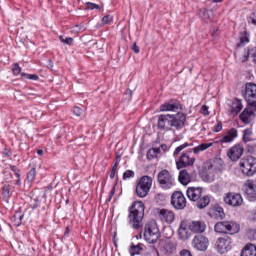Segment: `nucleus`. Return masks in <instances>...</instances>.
Masks as SVG:
<instances>
[{
    "label": "nucleus",
    "mask_w": 256,
    "mask_h": 256,
    "mask_svg": "<svg viewBox=\"0 0 256 256\" xmlns=\"http://www.w3.org/2000/svg\"><path fill=\"white\" fill-rule=\"evenodd\" d=\"M215 142L202 143L192 150H188L182 153L178 160H176L177 169H185V167H193L195 164V157L192 156V151L195 155H199L202 151H207L210 147H213Z\"/></svg>",
    "instance_id": "1"
},
{
    "label": "nucleus",
    "mask_w": 256,
    "mask_h": 256,
    "mask_svg": "<svg viewBox=\"0 0 256 256\" xmlns=\"http://www.w3.org/2000/svg\"><path fill=\"white\" fill-rule=\"evenodd\" d=\"M206 229L207 225L201 220H183L178 229V237L181 241H187L191 237V233H205Z\"/></svg>",
    "instance_id": "2"
},
{
    "label": "nucleus",
    "mask_w": 256,
    "mask_h": 256,
    "mask_svg": "<svg viewBox=\"0 0 256 256\" xmlns=\"http://www.w3.org/2000/svg\"><path fill=\"white\" fill-rule=\"evenodd\" d=\"M143 217H145V204L142 201L134 202L129 209L128 221L133 229L143 227Z\"/></svg>",
    "instance_id": "3"
},
{
    "label": "nucleus",
    "mask_w": 256,
    "mask_h": 256,
    "mask_svg": "<svg viewBox=\"0 0 256 256\" xmlns=\"http://www.w3.org/2000/svg\"><path fill=\"white\" fill-rule=\"evenodd\" d=\"M186 195L189 200L196 203L198 209H205V207L211 203V198L207 195H203V188L201 187H189L186 191Z\"/></svg>",
    "instance_id": "4"
},
{
    "label": "nucleus",
    "mask_w": 256,
    "mask_h": 256,
    "mask_svg": "<svg viewBox=\"0 0 256 256\" xmlns=\"http://www.w3.org/2000/svg\"><path fill=\"white\" fill-rule=\"evenodd\" d=\"M216 233H224L228 235H237L241 231V226L235 221L218 222L214 226Z\"/></svg>",
    "instance_id": "5"
},
{
    "label": "nucleus",
    "mask_w": 256,
    "mask_h": 256,
    "mask_svg": "<svg viewBox=\"0 0 256 256\" xmlns=\"http://www.w3.org/2000/svg\"><path fill=\"white\" fill-rule=\"evenodd\" d=\"M161 233L159 232V226H157V222L152 220L148 222L144 227V239L147 243L155 244L159 241V237Z\"/></svg>",
    "instance_id": "6"
},
{
    "label": "nucleus",
    "mask_w": 256,
    "mask_h": 256,
    "mask_svg": "<svg viewBox=\"0 0 256 256\" xmlns=\"http://www.w3.org/2000/svg\"><path fill=\"white\" fill-rule=\"evenodd\" d=\"M157 181L161 189L169 190L175 187V177H173V174L167 169H164L158 173Z\"/></svg>",
    "instance_id": "7"
},
{
    "label": "nucleus",
    "mask_w": 256,
    "mask_h": 256,
    "mask_svg": "<svg viewBox=\"0 0 256 256\" xmlns=\"http://www.w3.org/2000/svg\"><path fill=\"white\" fill-rule=\"evenodd\" d=\"M153 186V178L151 176H142L136 184V195L140 198L147 197Z\"/></svg>",
    "instance_id": "8"
},
{
    "label": "nucleus",
    "mask_w": 256,
    "mask_h": 256,
    "mask_svg": "<svg viewBox=\"0 0 256 256\" xmlns=\"http://www.w3.org/2000/svg\"><path fill=\"white\" fill-rule=\"evenodd\" d=\"M239 167L244 175L253 177V175L256 173V158L250 156L248 158L242 159L239 162Z\"/></svg>",
    "instance_id": "9"
},
{
    "label": "nucleus",
    "mask_w": 256,
    "mask_h": 256,
    "mask_svg": "<svg viewBox=\"0 0 256 256\" xmlns=\"http://www.w3.org/2000/svg\"><path fill=\"white\" fill-rule=\"evenodd\" d=\"M215 247L217 253L226 255V253H229L233 249V240L229 236L220 237L217 239Z\"/></svg>",
    "instance_id": "10"
},
{
    "label": "nucleus",
    "mask_w": 256,
    "mask_h": 256,
    "mask_svg": "<svg viewBox=\"0 0 256 256\" xmlns=\"http://www.w3.org/2000/svg\"><path fill=\"white\" fill-rule=\"evenodd\" d=\"M187 121V114L178 112L177 114H170V125L176 131H181L185 127Z\"/></svg>",
    "instance_id": "11"
},
{
    "label": "nucleus",
    "mask_w": 256,
    "mask_h": 256,
    "mask_svg": "<svg viewBox=\"0 0 256 256\" xmlns=\"http://www.w3.org/2000/svg\"><path fill=\"white\" fill-rule=\"evenodd\" d=\"M224 203L230 207H241L243 205V196L239 193L229 192L224 196Z\"/></svg>",
    "instance_id": "12"
},
{
    "label": "nucleus",
    "mask_w": 256,
    "mask_h": 256,
    "mask_svg": "<svg viewBox=\"0 0 256 256\" xmlns=\"http://www.w3.org/2000/svg\"><path fill=\"white\" fill-rule=\"evenodd\" d=\"M192 247L196 249V251H207L209 248V238L203 235H196L192 240Z\"/></svg>",
    "instance_id": "13"
},
{
    "label": "nucleus",
    "mask_w": 256,
    "mask_h": 256,
    "mask_svg": "<svg viewBox=\"0 0 256 256\" xmlns=\"http://www.w3.org/2000/svg\"><path fill=\"white\" fill-rule=\"evenodd\" d=\"M171 205L174 209H185L187 206V199L182 192H174L171 196Z\"/></svg>",
    "instance_id": "14"
},
{
    "label": "nucleus",
    "mask_w": 256,
    "mask_h": 256,
    "mask_svg": "<svg viewBox=\"0 0 256 256\" xmlns=\"http://www.w3.org/2000/svg\"><path fill=\"white\" fill-rule=\"evenodd\" d=\"M157 128L160 131H171V114H161L158 116Z\"/></svg>",
    "instance_id": "15"
},
{
    "label": "nucleus",
    "mask_w": 256,
    "mask_h": 256,
    "mask_svg": "<svg viewBox=\"0 0 256 256\" xmlns=\"http://www.w3.org/2000/svg\"><path fill=\"white\" fill-rule=\"evenodd\" d=\"M158 219L162 221V223L171 224L175 221V212L169 209H158L157 210Z\"/></svg>",
    "instance_id": "16"
},
{
    "label": "nucleus",
    "mask_w": 256,
    "mask_h": 256,
    "mask_svg": "<svg viewBox=\"0 0 256 256\" xmlns=\"http://www.w3.org/2000/svg\"><path fill=\"white\" fill-rule=\"evenodd\" d=\"M243 151H245L243 146L241 144H236L227 151V155L232 161H239L243 155Z\"/></svg>",
    "instance_id": "17"
},
{
    "label": "nucleus",
    "mask_w": 256,
    "mask_h": 256,
    "mask_svg": "<svg viewBox=\"0 0 256 256\" xmlns=\"http://www.w3.org/2000/svg\"><path fill=\"white\" fill-rule=\"evenodd\" d=\"M182 109L183 107L181 106V103L177 100H169L160 106L161 112H167V111L176 112Z\"/></svg>",
    "instance_id": "18"
},
{
    "label": "nucleus",
    "mask_w": 256,
    "mask_h": 256,
    "mask_svg": "<svg viewBox=\"0 0 256 256\" xmlns=\"http://www.w3.org/2000/svg\"><path fill=\"white\" fill-rule=\"evenodd\" d=\"M245 193L249 201H256V184L253 180L245 182Z\"/></svg>",
    "instance_id": "19"
},
{
    "label": "nucleus",
    "mask_w": 256,
    "mask_h": 256,
    "mask_svg": "<svg viewBox=\"0 0 256 256\" xmlns=\"http://www.w3.org/2000/svg\"><path fill=\"white\" fill-rule=\"evenodd\" d=\"M244 99L251 103L253 99H256V84L255 83H247L245 86Z\"/></svg>",
    "instance_id": "20"
},
{
    "label": "nucleus",
    "mask_w": 256,
    "mask_h": 256,
    "mask_svg": "<svg viewBox=\"0 0 256 256\" xmlns=\"http://www.w3.org/2000/svg\"><path fill=\"white\" fill-rule=\"evenodd\" d=\"M238 135L239 134L237 129L231 128L222 136V138L219 140V143H233V141L237 139Z\"/></svg>",
    "instance_id": "21"
},
{
    "label": "nucleus",
    "mask_w": 256,
    "mask_h": 256,
    "mask_svg": "<svg viewBox=\"0 0 256 256\" xmlns=\"http://www.w3.org/2000/svg\"><path fill=\"white\" fill-rule=\"evenodd\" d=\"M243 109V103L239 99L232 100L230 104V113L231 115H239L241 113V110Z\"/></svg>",
    "instance_id": "22"
},
{
    "label": "nucleus",
    "mask_w": 256,
    "mask_h": 256,
    "mask_svg": "<svg viewBox=\"0 0 256 256\" xmlns=\"http://www.w3.org/2000/svg\"><path fill=\"white\" fill-rule=\"evenodd\" d=\"M254 112L253 108L251 107H246L243 112L240 114V119L243 123H251V117H253Z\"/></svg>",
    "instance_id": "23"
},
{
    "label": "nucleus",
    "mask_w": 256,
    "mask_h": 256,
    "mask_svg": "<svg viewBox=\"0 0 256 256\" xmlns=\"http://www.w3.org/2000/svg\"><path fill=\"white\" fill-rule=\"evenodd\" d=\"M241 256H256V246L253 244H246L241 251Z\"/></svg>",
    "instance_id": "24"
},
{
    "label": "nucleus",
    "mask_w": 256,
    "mask_h": 256,
    "mask_svg": "<svg viewBox=\"0 0 256 256\" xmlns=\"http://www.w3.org/2000/svg\"><path fill=\"white\" fill-rule=\"evenodd\" d=\"M178 180L181 185H189V182L191 181V174H189L187 170H182L179 173Z\"/></svg>",
    "instance_id": "25"
},
{
    "label": "nucleus",
    "mask_w": 256,
    "mask_h": 256,
    "mask_svg": "<svg viewBox=\"0 0 256 256\" xmlns=\"http://www.w3.org/2000/svg\"><path fill=\"white\" fill-rule=\"evenodd\" d=\"M164 251L167 255H173V253H177V242H167L164 245Z\"/></svg>",
    "instance_id": "26"
},
{
    "label": "nucleus",
    "mask_w": 256,
    "mask_h": 256,
    "mask_svg": "<svg viewBox=\"0 0 256 256\" xmlns=\"http://www.w3.org/2000/svg\"><path fill=\"white\" fill-rule=\"evenodd\" d=\"M235 57L239 63H245V61L249 60V49H244L241 53H236Z\"/></svg>",
    "instance_id": "27"
},
{
    "label": "nucleus",
    "mask_w": 256,
    "mask_h": 256,
    "mask_svg": "<svg viewBox=\"0 0 256 256\" xmlns=\"http://www.w3.org/2000/svg\"><path fill=\"white\" fill-rule=\"evenodd\" d=\"M160 152L161 150H159V148H150L147 152V159H149V161H153Z\"/></svg>",
    "instance_id": "28"
},
{
    "label": "nucleus",
    "mask_w": 256,
    "mask_h": 256,
    "mask_svg": "<svg viewBox=\"0 0 256 256\" xmlns=\"http://www.w3.org/2000/svg\"><path fill=\"white\" fill-rule=\"evenodd\" d=\"M211 211L215 215V217H220V219H223V217H225V212L223 211V207L221 206H214Z\"/></svg>",
    "instance_id": "29"
},
{
    "label": "nucleus",
    "mask_w": 256,
    "mask_h": 256,
    "mask_svg": "<svg viewBox=\"0 0 256 256\" xmlns=\"http://www.w3.org/2000/svg\"><path fill=\"white\" fill-rule=\"evenodd\" d=\"M192 144H189L185 142L184 144H181L180 146L176 147V149L173 152V155L175 159H177V155L183 151V149H187V147H191Z\"/></svg>",
    "instance_id": "30"
},
{
    "label": "nucleus",
    "mask_w": 256,
    "mask_h": 256,
    "mask_svg": "<svg viewBox=\"0 0 256 256\" xmlns=\"http://www.w3.org/2000/svg\"><path fill=\"white\" fill-rule=\"evenodd\" d=\"M143 251V245L142 244H137L132 245L130 248V255L135 256V255H139V252Z\"/></svg>",
    "instance_id": "31"
},
{
    "label": "nucleus",
    "mask_w": 256,
    "mask_h": 256,
    "mask_svg": "<svg viewBox=\"0 0 256 256\" xmlns=\"http://www.w3.org/2000/svg\"><path fill=\"white\" fill-rule=\"evenodd\" d=\"M13 221H14L15 225H16L17 227H19V225H21V223H23V213H21V212H16V213L14 214Z\"/></svg>",
    "instance_id": "32"
},
{
    "label": "nucleus",
    "mask_w": 256,
    "mask_h": 256,
    "mask_svg": "<svg viewBox=\"0 0 256 256\" xmlns=\"http://www.w3.org/2000/svg\"><path fill=\"white\" fill-rule=\"evenodd\" d=\"M35 177H37V170L35 168H32L27 174L26 179L28 183H33V181H35Z\"/></svg>",
    "instance_id": "33"
},
{
    "label": "nucleus",
    "mask_w": 256,
    "mask_h": 256,
    "mask_svg": "<svg viewBox=\"0 0 256 256\" xmlns=\"http://www.w3.org/2000/svg\"><path fill=\"white\" fill-rule=\"evenodd\" d=\"M239 39L240 43H238V47H243V45H247V43H249V35H247V33H242Z\"/></svg>",
    "instance_id": "34"
},
{
    "label": "nucleus",
    "mask_w": 256,
    "mask_h": 256,
    "mask_svg": "<svg viewBox=\"0 0 256 256\" xmlns=\"http://www.w3.org/2000/svg\"><path fill=\"white\" fill-rule=\"evenodd\" d=\"M21 77L29 79L30 81H39V76L36 74L21 73Z\"/></svg>",
    "instance_id": "35"
},
{
    "label": "nucleus",
    "mask_w": 256,
    "mask_h": 256,
    "mask_svg": "<svg viewBox=\"0 0 256 256\" xmlns=\"http://www.w3.org/2000/svg\"><path fill=\"white\" fill-rule=\"evenodd\" d=\"M2 195L4 197H11V186L10 185H4L2 188Z\"/></svg>",
    "instance_id": "36"
},
{
    "label": "nucleus",
    "mask_w": 256,
    "mask_h": 256,
    "mask_svg": "<svg viewBox=\"0 0 256 256\" xmlns=\"http://www.w3.org/2000/svg\"><path fill=\"white\" fill-rule=\"evenodd\" d=\"M249 59H252L253 63H256V47L248 49Z\"/></svg>",
    "instance_id": "37"
},
{
    "label": "nucleus",
    "mask_w": 256,
    "mask_h": 256,
    "mask_svg": "<svg viewBox=\"0 0 256 256\" xmlns=\"http://www.w3.org/2000/svg\"><path fill=\"white\" fill-rule=\"evenodd\" d=\"M133 177H135V172L133 170H126L123 173V179L124 180L131 179Z\"/></svg>",
    "instance_id": "38"
},
{
    "label": "nucleus",
    "mask_w": 256,
    "mask_h": 256,
    "mask_svg": "<svg viewBox=\"0 0 256 256\" xmlns=\"http://www.w3.org/2000/svg\"><path fill=\"white\" fill-rule=\"evenodd\" d=\"M59 39L61 43H65V45H73V38L71 37L64 38L63 36H59Z\"/></svg>",
    "instance_id": "39"
},
{
    "label": "nucleus",
    "mask_w": 256,
    "mask_h": 256,
    "mask_svg": "<svg viewBox=\"0 0 256 256\" xmlns=\"http://www.w3.org/2000/svg\"><path fill=\"white\" fill-rule=\"evenodd\" d=\"M117 167H119V161H116L114 166L112 167L110 178L115 179V175L117 174Z\"/></svg>",
    "instance_id": "40"
},
{
    "label": "nucleus",
    "mask_w": 256,
    "mask_h": 256,
    "mask_svg": "<svg viewBox=\"0 0 256 256\" xmlns=\"http://www.w3.org/2000/svg\"><path fill=\"white\" fill-rule=\"evenodd\" d=\"M103 25H109V23H113V16L106 15L102 18Z\"/></svg>",
    "instance_id": "41"
},
{
    "label": "nucleus",
    "mask_w": 256,
    "mask_h": 256,
    "mask_svg": "<svg viewBox=\"0 0 256 256\" xmlns=\"http://www.w3.org/2000/svg\"><path fill=\"white\" fill-rule=\"evenodd\" d=\"M13 75H21V68L18 63L13 64L12 66Z\"/></svg>",
    "instance_id": "42"
},
{
    "label": "nucleus",
    "mask_w": 256,
    "mask_h": 256,
    "mask_svg": "<svg viewBox=\"0 0 256 256\" xmlns=\"http://www.w3.org/2000/svg\"><path fill=\"white\" fill-rule=\"evenodd\" d=\"M246 235H247L248 239L253 241L256 239V230L250 229L247 231Z\"/></svg>",
    "instance_id": "43"
},
{
    "label": "nucleus",
    "mask_w": 256,
    "mask_h": 256,
    "mask_svg": "<svg viewBox=\"0 0 256 256\" xmlns=\"http://www.w3.org/2000/svg\"><path fill=\"white\" fill-rule=\"evenodd\" d=\"M10 169L12 172H14V175L17 176V179L21 177V170L17 168L16 166L10 165Z\"/></svg>",
    "instance_id": "44"
},
{
    "label": "nucleus",
    "mask_w": 256,
    "mask_h": 256,
    "mask_svg": "<svg viewBox=\"0 0 256 256\" xmlns=\"http://www.w3.org/2000/svg\"><path fill=\"white\" fill-rule=\"evenodd\" d=\"M73 113L76 115V117H81V115H83V109L80 107H74Z\"/></svg>",
    "instance_id": "45"
},
{
    "label": "nucleus",
    "mask_w": 256,
    "mask_h": 256,
    "mask_svg": "<svg viewBox=\"0 0 256 256\" xmlns=\"http://www.w3.org/2000/svg\"><path fill=\"white\" fill-rule=\"evenodd\" d=\"M11 155H13V153L11 152V149L4 148V150L2 152V156L5 158H9V157H11Z\"/></svg>",
    "instance_id": "46"
},
{
    "label": "nucleus",
    "mask_w": 256,
    "mask_h": 256,
    "mask_svg": "<svg viewBox=\"0 0 256 256\" xmlns=\"http://www.w3.org/2000/svg\"><path fill=\"white\" fill-rule=\"evenodd\" d=\"M202 179H203V181H205L206 183H211V182L214 181L213 176H209V175H207V174H204V175L202 176Z\"/></svg>",
    "instance_id": "47"
},
{
    "label": "nucleus",
    "mask_w": 256,
    "mask_h": 256,
    "mask_svg": "<svg viewBox=\"0 0 256 256\" xmlns=\"http://www.w3.org/2000/svg\"><path fill=\"white\" fill-rule=\"evenodd\" d=\"M86 5H87V9H90L91 11H93V9H99V5L93 2H88Z\"/></svg>",
    "instance_id": "48"
},
{
    "label": "nucleus",
    "mask_w": 256,
    "mask_h": 256,
    "mask_svg": "<svg viewBox=\"0 0 256 256\" xmlns=\"http://www.w3.org/2000/svg\"><path fill=\"white\" fill-rule=\"evenodd\" d=\"M223 130V123H221V121H219L217 123V125L214 126V131L215 133H219V131Z\"/></svg>",
    "instance_id": "49"
},
{
    "label": "nucleus",
    "mask_w": 256,
    "mask_h": 256,
    "mask_svg": "<svg viewBox=\"0 0 256 256\" xmlns=\"http://www.w3.org/2000/svg\"><path fill=\"white\" fill-rule=\"evenodd\" d=\"M201 17H202V19L207 21V19H209V11H207V10L201 11Z\"/></svg>",
    "instance_id": "50"
},
{
    "label": "nucleus",
    "mask_w": 256,
    "mask_h": 256,
    "mask_svg": "<svg viewBox=\"0 0 256 256\" xmlns=\"http://www.w3.org/2000/svg\"><path fill=\"white\" fill-rule=\"evenodd\" d=\"M201 113L202 115H209V108L207 106H202V109H201Z\"/></svg>",
    "instance_id": "51"
},
{
    "label": "nucleus",
    "mask_w": 256,
    "mask_h": 256,
    "mask_svg": "<svg viewBox=\"0 0 256 256\" xmlns=\"http://www.w3.org/2000/svg\"><path fill=\"white\" fill-rule=\"evenodd\" d=\"M132 49H133L134 53H139V51H140L139 46H137V44H134Z\"/></svg>",
    "instance_id": "52"
},
{
    "label": "nucleus",
    "mask_w": 256,
    "mask_h": 256,
    "mask_svg": "<svg viewBox=\"0 0 256 256\" xmlns=\"http://www.w3.org/2000/svg\"><path fill=\"white\" fill-rule=\"evenodd\" d=\"M247 135H251V131L248 129L244 130V135H243L244 139L247 137Z\"/></svg>",
    "instance_id": "53"
},
{
    "label": "nucleus",
    "mask_w": 256,
    "mask_h": 256,
    "mask_svg": "<svg viewBox=\"0 0 256 256\" xmlns=\"http://www.w3.org/2000/svg\"><path fill=\"white\" fill-rule=\"evenodd\" d=\"M115 195V188H112V190L110 191V196L109 199L111 200V198Z\"/></svg>",
    "instance_id": "54"
},
{
    "label": "nucleus",
    "mask_w": 256,
    "mask_h": 256,
    "mask_svg": "<svg viewBox=\"0 0 256 256\" xmlns=\"http://www.w3.org/2000/svg\"><path fill=\"white\" fill-rule=\"evenodd\" d=\"M252 23H253V25H256V12L253 13Z\"/></svg>",
    "instance_id": "55"
},
{
    "label": "nucleus",
    "mask_w": 256,
    "mask_h": 256,
    "mask_svg": "<svg viewBox=\"0 0 256 256\" xmlns=\"http://www.w3.org/2000/svg\"><path fill=\"white\" fill-rule=\"evenodd\" d=\"M15 185H17L18 187H21V177L17 179V181L15 182Z\"/></svg>",
    "instance_id": "56"
},
{
    "label": "nucleus",
    "mask_w": 256,
    "mask_h": 256,
    "mask_svg": "<svg viewBox=\"0 0 256 256\" xmlns=\"http://www.w3.org/2000/svg\"><path fill=\"white\" fill-rule=\"evenodd\" d=\"M211 3H223V0H208Z\"/></svg>",
    "instance_id": "57"
},
{
    "label": "nucleus",
    "mask_w": 256,
    "mask_h": 256,
    "mask_svg": "<svg viewBox=\"0 0 256 256\" xmlns=\"http://www.w3.org/2000/svg\"><path fill=\"white\" fill-rule=\"evenodd\" d=\"M250 105H251V107H253V108L255 109V111H256V100H255V101H252V102L250 103Z\"/></svg>",
    "instance_id": "58"
},
{
    "label": "nucleus",
    "mask_w": 256,
    "mask_h": 256,
    "mask_svg": "<svg viewBox=\"0 0 256 256\" xmlns=\"http://www.w3.org/2000/svg\"><path fill=\"white\" fill-rule=\"evenodd\" d=\"M37 153H38V155L42 156L44 152H43V150L39 149V150H37Z\"/></svg>",
    "instance_id": "59"
},
{
    "label": "nucleus",
    "mask_w": 256,
    "mask_h": 256,
    "mask_svg": "<svg viewBox=\"0 0 256 256\" xmlns=\"http://www.w3.org/2000/svg\"><path fill=\"white\" fill-rule=\"evenodd\" d=\"M120 157H121V156H117V157H116V159H117L116 161H119Z\"/></svg>",
    "instance_id": "60"
},
{
    "label": "nucleus",
    "mask_w": 256,
    "mask_h": 256,
    "mask_svg": "<svg viewBox=\"0 0 256 256\" xmlns=\"http://www.w3.org/2000/svg\"><path fill=\"white\" fill-rule=\"evenodd\" d=\"M128 93L131 95V90H128Z\"/></svg>",
    "instance_id": "61"
}]
</instances>
